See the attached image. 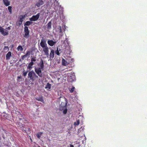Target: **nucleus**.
<instances>
[{"mask_svg":"<svg viewBox=\"0 0 147 147\" xmlns=\"http://www.w3.org/2000/svg\"><path fill=\"white\" fill-rule=\"evenodd\" d=\"M62 98L63 101L61 102V104L60 106L59 109L60 111H63V112L64 114H66L67 112V103L66 99L64 97H60L59 98V102L61 101V99Z\"/></svg>","mask_w":147,"mask_h":147,"instance_id":"nucleus-1","label":"nucleus"},{"mask_svg":"<svg viewBox=\"0 0 147 147\" xmlns=\"http://www.w3.org/2000/svg\"><path fill=\"white\" fill-rule=\"evenodd\" d=\"M11 27V26H10L6 28L5 29L2 27L0 26V32L3 36L7 35L9 34L8 30H10Z\"/></svg>","mask_w":147,"mask_h":147,"instance_id":"nucleus-2","label":"nucleus"},{"mask_svg":"<svg viewBox=\"0 0 147 147\" xmlns=\"http://www.w3.org/2000/svg\"><path fill=\"white\" fill-rule=\"evenodd\" d=\"M28 78L33 81L35 80V78H38V76L36 75L33 70L30 71L28 73Z\"/></svg>","mask_w":147,"mask_h":147,"instance_id":"nucleus-3","label":"nucleus"},{"mask_svg":"<svg viewBox=\"0 0 147 147\" xmlns=\"http://www.w3.org/2000/svg\"><path fill=\"white\" fill-rule=\"evenodd\" d=\"M35 71L36 73L38 75V76L40 77H42V69H40V68H35Z\"/></svg>","mask_w":147,"mask_h":147,"instance_id":"nucleus-4","label":"nucleus"},{"mask_svg":"<svg viewBox=\"0 0 147 147\" xmlns=\"http://www.w3.org/2000/svg\"><path fill=\"white\" fill-rule=\"evenodd\" d=\"M24 31L25 35L24 36L26 38H28L29 36V32L28 30V27L27 26H25V27L24 28Z\"/></svg>","mask_w":147,"mask_h":147,"instance_id":"nucleus-5","label":"nucleus"},{"mask_svg":"<svg viewBox=\"0 0 147 147\" xmlns=\"http://www.w3.org/2000/svg\"><path fill=\"white\" fill-rule=\"evenodd\" d=\"M40 45L41 47L42 48L47 46V45L46 43V41L45 39H43L41 40Z\"/></svg>","mask_w":147,"mask_h":147,"instance_id":"nucleus-6","label":"nucleus"},{"mask_svg":"<svg viewBox=\"0 0 147 147\" xmlns=\"http://www.w3.org/2000/svg\"><path fill=\"white\" fill-rule=\"evenodd\" d=\"M24 125L22 124L20 122L18 123V127L20 129H22V131L26 133V130L24 129Z\"/></svg>","mask_w":147,"mask_h":147,"instance_id":"nucleus-7","label":"nucleus"},{"mask_svg":"<svg viewBox=\"0 0 147 147\" xmlns=\"http://www.w3.org/2000/svg\"><path fill=\"white\" fill-rule=\"evenodd\" d=\"M44 4V2L42 0H39L36 3L35 6L39 7L41 5H43Z\"/></svg>","mask_w":147,"mask_h":147,"instance_id":"nucleus-8","label":"nucleus"},{"mask_svg":"<svg viewBox=\"0 0 147 147\" xmlns=\"http://www.w3.org/2000/svg\"><path fill=\"white\" fill-rule=\"evenodd\" d=\"M43 50L45 54L47 55V57H48L49 56V48L47 46L45 48H43Z\"/></svg>","mask_w":147,"mask_h":147,"instance_id":"nucleus-9","label":"nucleus"},{"mask_svg":"<svg viewBox=\"0 0 147 147\" xmlns=\"http://www.w3.org/2000/svg\"><path fill=\"white\" fill-rule=\"evenodd\" d=\"M47 43L49 45L52 47L56 44V42L52 40H49L47 41Z\"/></svg>","mask_w":147,"mask_h":147,"instance_id":"nucleus-10","label":"nucleus"},{"mask_svg":"<svg viewBox=\"0 0 147 147\" xmlns=\"http://www.w3.org/2000/svg\"><path fill=\"white\" fill-rule=\"evenodd\" d=\"M50 58L51 59H52L54 57V51L53 50H51L50 53Z\"/></svg>","mask_w":147,"mask_h":147,"instance_id":"nucleus-11","label":"nucleus"},{"mask_svg":"<svg viewBox=\"0 0 147 147\" xmlns=\"http://www.w3.org/2000/svg\"><path fill=\"white\" fill-rule=\"evenodd\" d=\"M38 65L40 67H39L40 69H42L43 70L44 67V64L43 61L42 59H41L40 62L38 64Z\"/></svg>","mask_w":147,"mask_h":147,"instance_id":"nucleus-12","label":"nucleus"},{"mask_svg":"<svg viewBox=\"0 0 147 147\" xmlns=\"http://www.w3.org/2000/svg\"><path fill=\"white\" fill-rule=\"evenodd\" d=\"M36 99L39 101L43 103L44 102V101L43 99V96H40L39 97L36 98Z\"/></svg>","mask_w":147,"mask_h":147,"instance_id":"nucleus-13","label":"nucleus"},{"mask_svg":"<svg viewBox=\"0 0 147 147\" xmlns=\"http://www.w3.org/2000/svg\"><path fill=\"white\" fill-rule=\"evenodd\" d=\"M4 4L6 6H8L10 4V2L9 0H3Z\"/></svg>","mask_w":147,"mask_h":147,"instance_id":"nucleus-14","label":"nucleus"},{"mask_svg":"<svg viewBox=\"0 0 147 147\" xmlns=\"http://www.w3.org/2000/svg\"><path fill=\"white\" fill-rule=\"evenodd\" d=\"M11 52H9L7 53V54L6 56V59L7 60H9L10 59L11 57Z\"/></svg>","mask_w":147,"mask_h":147,"instance_id":"nucleus-15","label":"nucleus"},{"mask_svg":"<svg viewBox=\"0 0 147 147\" xmlns=\"http://www.w3.org/2000/svg\"><path fill=\"white\" fill-rule=\"evenodd\" d=\"M22 20L23 19H20V20H18L16 23V25L18 26H20L22 22Z\"/></svg>","mask_w":147,"mask_h":147,"instance_id":"nucleus-16","label":"nucleus"},{"mask_svg":"<svg viewBox=\"0 0 147 147\" xmlns=\"http://www.w3.org/2000/svg\"><path fill=\"white\" fill-rule=\"evenodd\" d=\"M24 79L21 76H18L17 78V81L18 82L22 81L24 80Z\"/></svg>","mask_w":147,"mask_h":147,"instance_id":"nucleus-17","label":"nucleus"},{"mask_svg":"<svg viewBox=\"0 0 147 147\" xmlns=\"http://www.w3.org/2000/svg\"><path fill=\"white\" fill-rule=\"evenodd\" d=\"M34 64V62H31L28 65L27 68L30 69H31L32 68V66Z\"/></svg>","mask_w":147,"mask_h":147,"instance_id":"nucleus-18","label":"nucleus"},{"mask_svg":"<svg viewBox=\"0 0 147 147\" xmlns=\"http://www.w3.org/2000/svg\"><path fill=\"white\" fill-rule=\"evenodd\" d=\"M51 85L49 83H48L46 86L45 87V88L46 89H48V90H50L51 89Z\"/></svg>","mask_w":147,"mask_h":147,"instance_id":"nucleus-19","label":"nucleus"},{"mask_svg":"<svg viewBox=\"0 0 147 147\" xmlns=\"http://www.w3.org/2000/svg\"><path fill=\"white\" fill-rule=\"evenodd\" d=\"M62 63L63 65L66 66L68 64L67 62L66 61V60L63 59L62 60Z\"/></svg>","mask_w":147,"mask_h":147,"instance_id":"nucleus-20","label":"nucleus"},{"mask_svg":"<svg viewBox=\"0 0 147 147\" xmlns=\"http://www.w3.org/2000/svg\"><path fill=\"white\" fill-rule=\"evenodd\" d=\"M17 49L18 51H22L24 49L22 46L19 45L17 48Z\"/></svg>","mask_w":147,"mask_h":147,"instance_id":"nucleus-21","label":"nucleus"},{"mask_svg":"<svg viewBox=\"0 0 147 147\" xmlns=\"http://www.w3.org/2000/svg\"><path fill=\"white\" fill-rule=\"evenodd\" d=\"M52 25V22H50L47 24V29L49 30L51 28V26Z\"/></svg>","mask_w":147,"mask_h":147,"instance_id":"nucleus-22","label":"nucleus"},{"mask_svg":"<svg viewBox=\"0 0 147 147\" xmlns=\"http://www.w3.org/2000/svg\"><path fill=\"white\" fill-rule=\"evenodd\" d=\"M9 50V48L8 46H5L3 49V50L5 52H7Z\"/></svg>","mask_w":147,"mask_h":147,"instance_id":"nucleus-23","label":"nucleus"},{"mask_svg":"<svg viewBox=\"0 0 147 147\" xmlns=\"http://www.w3.org/2000/svg\"><path fill=\"white\" fill-rule=\"evenodd\" d=\"M40 16V13H38L35 16H33L30 18H39Z\"/></svg>","mask_w":147,"mask_h":147,"instance_id":"nucleus-24","label":"nucleus"},{"mask_svg":"<svg viewBox=\"0 0 147 147\" xmlns=\"http://www.w3.org/2000/svg\"><path fill=\"white\" fill-rule=\"evenodd\" d=\"M84 127H82L81 128H80L78 131V133H80L82 131H84Z\"/></svg>","mask_w":147,"mask_h":147,"instance_id":"nucleus-25","label":"nucleus"},{"mask_svg":"<svg viewBox=\"0 0 147 147\" xmlns=\"http://www.w3.org/2000/svg\"><path fill=\"white\" fill-rule=\"evenodd\" d=\"M32 22L30 21H27L26 22L25 24H24V25L28 26L30 25L31 24H32Z\"/></svg>","mask_w":147,"mask_h":147,"instance_id":"nucleus-26","label":"nucleus"},{"mask_svg":"<svg viewBox=\"0 0 147 147\" xmlns=\"http://www.w3.org/2000/svg\"><path fill=\"white\" fill-rule=\"evenodd\" d=\"M31 60V62H33L35 61L36 60V57H32Z\"/></svg>","mask_w":147,"mask_h":147,"instance_id":"nucleus-27","label":"nucleus"},{"mask_svg":"<svg viewBox=\"0 0 147 147\" xmlns=\"http://www.w3.org/2000/svg\"><path fill=\"white\" fill-rule=\"evenodd\" d=\"M60 51V50H58V47L57 48V50L55 51V53L57 54L58 55H59L60 53H59V52Z\"/></svg>","mask_w":147,"mask_h":147,"instance_id":"nucleus-28","label":"nucleus"},{"mask_svg":"<svg viewBox=\"0 0 147 147\" xmlns=\"http://www.w3.org/2000/svg\"><path fill=\"white\" fill-rule=\"evenodd\" d=\"M42 134L43 132H40L37 134L36 135L37 138H38V139H40V137L42 135Z\"/></svg>","mask_w":147,"mask_h":147,"instance_id":"nucleus-29","label":"nucleus"},{"mask_svg":"<svg viewBox=\"0 0 147 147\" xmlns=\"http://www.w3.org/2000/svg\"><path fill=\"white\" fill-rule=\"evenodd\" d=\"M27 16V14H25L20 16L19 18H24Z\"/></svg>","mask_w":147,"mask_h":147,"instance_id":"nucleus-30","label":"nucleus"},{"mask_svg":"<svg viewBox=\"0 0 147 147\" xmlns=\"http://www.w3.org/2000/svg\"><path fill=\"white\" fill-rule=\"evenodd\" d=\"M80 123V121L79 120H77L74 123V125L75 126L78 125H79Z\"/></svg>","mask_w":147,"mask_h":147,"instance_id":"nucleus-31","label":"nucleus"},{"mask_svg":"<svg viewBox=\"0 0 147 147\" xmlns=\"http://www.w3.org/2000/svg\"><path fill=\"white\" fill-rule=\"evenodd\" d=\"M75 88V87H72L71 88H70L69 89V90L70 92L72 93L73 92H74V90Z\"/></svg>","mask_w":147,"mask_h":147,"instance_id":"nucleus-32","label":"nucleus"},{"mask_svg":"<svg viewBox=\"0 0 147 147\" xmlns=\"http://www.w3.org/2000/svg\"><path fill=\"white\" fill-rule=\"evenodd\" d=\"M30 51H27L26 54L24 55V56H26V57L28 56H29L30 55Z\"/></svg>","mask_w":147,"mask_h":147,"instance_id":"nucleus-33","label":"nucleus"},{"mask_svg":"<svg viewBox=\"0 0 147 147\" xmlns=\"http://www.w3.org/2000/svg\"><path fill=\"white\" fill-rule=\"evenodd\" d=\"M11 8L12 7L11 6H9L8 7V9L11 14V13L12 12Z\"/></svg>","mask_w":147,"mask_h":147,"instance_id":"nucleus-34","label":"nucleus"},{"mask_svg":"<svg viewBox=\"0 0 147 147\" xmlns=\"http://www.w3.org/2000/svg\"><path fill=\"white\" fill-rule=\"evenodd\" d=\"M28 72V71H24L23 72V76H24V77L26 76Z\"/></svg>","mask_w":147,"mask_h":147,"instance_id":"nucleus-35","label":"nucleus"},{"mask_svg":"<svg viewBox=\"0 0 147 147\" xmlns=\"http://www.w3.org/2000/svg\"><path fill=\"white\" fill-rule=\"evenodd\" d=\"M38 19H30L31 21H36Z\"/></svg>","mask_w":147,"mask_h":147,"instance_id":"nucleus-36","label":"nucleus"},{"mask_svg":"<svg viewBox=\"0 0 147 147\" xmlns=\"http://www.w3.org/2000/svg\"><path fill=\"white\" fill-rule=\"evenodd\" d=\"M26 57V56H24V55H23L22 56V59H24Z\"/></svg>","mask_w":147,"mask_h":147,"instance_id":"nucleus-37","label":"nucleus"},{"mask_svg":"<svg viewBox=\"0 0 147 147\" xmlns=\"http://www.w3.org/2000/svg\"><path fill=\"white\" fill-rule=\"evenodd\" d=\"M49 130L50 131H53V128H50L49 129Z\"/></svg>","mask_w":147,"mask_h":147,"instance_id":"nucleus-38","label":"nucleus"},{"mask_svg":"<svg viewBox=\"0 0 147 147\" xmlns=\"http://www.w3.org/2000/svg\"><path fill=\"white\" fill-rule=\"evenodd\" d=\"M62 31V30L61 28V27H60V32H61Z\"/></svg>","mask_w":147,"mask_h":147,"instance_id":"nucleus-39","label":"nucleus"},{"mask_svg":"<svg viewBox=\"0 0 147 147\" xmlns=\"http://www.w3.org/2000/svg\"><path fill=\"white\" fill-rule=\"evenodd\" d=\"M70 147H74V146L73 145L70 144Z\"/></svg>","mask_w":147,"mask_h":147,"instance_id":"nucleus-40","label":"nucleus"},{"mask_svg":"<svg viewBox=\"0 0 147 147\" xmlns=\"http://www.w3.org/2000/svg\"><path fill=\"white\" fill-rule=\"evenodd\" d=\"M6 42H4L3 43V44L4 45H6Z\"/></svg>","mask_w":147,"mask_h":147,"instance_id":"nucleus-41","label":"nucleus"},{"mask_svg":"<svg viewBox=\"0 0 147 147\" xmlns=\"http://www.w3.org/2000/svg\"><path fill=\"white\" fill-rule=\"evenodd\" d=\"M74 80V79H72V80H71L70 81H71L72 82V81H73Z\"/></svg>","mask_w":147,"mask_h":147,"instance_id":"nucleus-42","label":"nucleus"},{"mask_svg":"<svg viewBox=\"0 0 147 147\" xmlns=\"http://www.w3.org/2000/svg\"><path fill=\"white\" fill-rule=\"evenodd\" d=\"M3 139H5V137H3Z\"/></svg>","mask_w":147,"mask_h":147,"instance_id":"nucleus-43","label":"nucleus"},{"mask_svg":"<svg viewBox=\"0 0 147 147\" xmlns=\"http://www.w3.org/2000/svg\"><path fill=\"white\" fill-rule=\"evenodd\" d=\"M30 130V129L29 128L28 129V130Z\"/></svg>","mask_w":147,"mask_h":147,"instance_id":"nucleus-44","label":"nucleus"},{"mask_svg":"<svg viewBox=\"0 0 147 147\" xmlns=\"http://www.w3.org/2000/svg\"><path fill=\"white\" fill-rule=\"evenodd\" d=\"M38 147H40V146H38Z\"/></svg>","mask_w":147,"mask_h":147,"instance_id":"nucleus-45","label":"nucleus"}]
</instances>
